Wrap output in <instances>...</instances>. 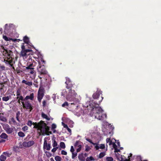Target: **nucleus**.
Listing matches in <instances>:
<instances>
[{"label": "nucleus", "instance_id": "obj_56", "mask_svg": "<svg viewBox=\"0 0 161 161\" xmlns=\"http://www.w3.org/2000/svg\"><path fill=\"white\" fill-rule=\"evenodd\" d=\"M75 151L74 149V147L73 146H71V148L70 150V151L72 153L74 152Z\"/></svg>", "mask_w": 161, "mask_h": 161}, {"label": "nucleus", "instance_id": "obj_44", "mask_svg": "<svg viewBox=\"0 0 161 161\" xmlns=\"http://www.w3.org/2000/svg\"><path fill=\"white\" fill-rule=\"evenodd\" d=\"M85 151L86 152L89 151L91 149V148H90V147L88 146V145H86L85 146Z\"/></svg>", "mask_w": 161, "mask_h": 161}, {"label": "nucleus", "instance_id": "obj_31", "mask_svg": "<svg viewBox=\"0 0 161 161\" xmlns=\"http://www.w3.org/2000/svg\"><path fill=\"white\" fill-rule=\"evenodd\" d=\"M105 152L101 153L99 154V158H101L103 157L105 155Z\"/></svg>", "mask_w": 161, "mask_h": 161}, {"label": "nucleus", "instance_id": "obj_13", "mask_svg": "<svg viewBox=\"0 0 161 161\" xmlns=\"http://www.w3.org/2000/svg\"><path fill=\"white\" fill-rule=\"evenodd\" d=\"M34 93H31L30 95L26 96L25 98H24L25 100H27L28 99H30L31 101H33L34 100Z\"/></svg>", "mask_w": 161, "mask_h": 161}, {"label": "nucleus", "instance_id": "obj_57", "mask_svg": "<svg viewBox=\"0 0 161 161\" xmlns=\"http://www.w3.org/2000/svg\"><path fill=\"white\" fill-rule=\"evenodd\" d=\"M0 68L2 70H5V67L3 65H2L0 66Z\"/></svg>", "mask_w": 161, "mask_h": 161}, {"label": "nucleus", "instance_id": "obj_33", "mask_svg": "<svg viewBox=\"0 0 161 161\" xmlns=\"http://www.w3.org/2000/svg\"><path fill=\"white\" fill-rule=\"evenodd\" d=\"M16 99H20L21 100V102L22 101H24L25 100L24 98L22 96H20V97H17Z\"/></svg>", "mask_w": 161, "mask_h": 161}, {"label": "nucleus", "instance_id": "obj_8", "mask_svg": "<svg viewBox=\"0 0 161 161\" xmlns=\"http://www.w3.org/2000/svg\"><path fill=\"white\" fill-rule=\"evenodd\" d=\"M4 62L6 64H9L13 69L15 70V68L13 63V60L12 58H8V57H4Z\"/></svg>", "mask_w": 161, "mask_h": 161}, {"label": "nucleus", "instance_id": "obj_20", "mask_svg": "<svg viewBox=\"0 0 161 161\" xmlns=\"http://www.w3.org/2000/svg\"><path fill=\"white\" fill-rule=\"evenodd\" d=\"M3 38L6 41H10V40H12L13 41H16L17 40L16 39L14 40L11 38H8L6 36H3Z\"/></svg>", "mask_w": 161, "mask_h": 161}, {"label": "nucleus", "instance_id": "obj_28", "mask_svg": "<svg viewBox=\"0 0 161 161\" xmlns=\"http://www.w3.org/2000/svg\"><path fill=\"white\" fill-rule=\"evenodd\" d=\"M6 159V157L3 155H1L0 156V161H5Z\"/></svg>", "mask_w": 161, "mask_h": 161}, {"label": "nucleus", "instance_id": "obj_52", "mask_svg": "<svg viewBox=\"0 0 161 161\" xmlns=\"http://www.w3.org/2000/svg\"><path fill=\"white\" fill-rule=\"evenodd\" d=\"M61 154L63 155H66L67 154V153L66 151L63 150L61 151Z\"/></svg>", "mask_w": 161, "mask_h": 161}, {"label": "nucleus", "instance_id": "obj_51", "mask_svg": "<svg viewBox=\"0 0 161 161\" xmlns=\"http://www.w3.org/2000/svg\"><path fill=\"white\" fill-rule=\"evenodd\" d=\"M56 128V125L54 124H53L52 125V128L53 129H55Z\"/></svg>", "mask_w": 161, "mask_h": 161}, {"label": "nucleus", "instance_id": "obj_18", "mask_svg": "<svg viewBox=\"0 0 161 161\" xmlns=\"http://www.w3.org/2000/svg\"><path fill=\"white\" fill-rule=\"evenodd\" d=\"M41 123V121L38 123L37 122H33L32 125H34V126L33 127V128L35 129H38L39 127V126L40 125Z\"/></svg>", "mask_w": 161, "mask_h": 161}, {"label": "nucleus", "instance_id": "obj_29", "mask_svg": "<svg viewBox=\"0 0 161 161\" xmlns=\"http://www.w3.org/2000/svg\"><path fill=\"white\" fill-rule=\"evenodd\" d=\"M60 147L63 149H64L65 148V145L64 142H61L60 143Z\"/></svg>", "mask_w": 161, "mask_h": 161}, {"label": "nucleus", "instance_id": "obj_19", "mask_svg": "<svg viewBox=\"0 0 161 161\" xmlns=\"http://www.w3.org/2000/svg\"><path fill=\"white\" fill-rule=\"evenodd\" d=\"M78 158L81 161H84L85 160V157L83 156V153L79 154L78 156Z\"/></svg>", "mask_w": 161, "mask_h": 161}, {"label": "nucleus", "instance_id": "obj_17", "mask_svg": "<svg viewBox=\"0 0 161 161\" xmlns=\"http://www.w3.org/2000/svg\"><path fill=\"white\" fill-rule=\"evenodd\" d=\"M5 80H7V79L3 76H1V75H0V84L5 83Z\"/></svg>", "mask_w": 161, "mask_h": 161}, {"label": "nucleus", "instance_id": "obj_63", "mask_svg": "<svg viewBox=\"0 0 161 161\" xmlns=\"http://www.w3.org/2000/svg\"><path fill=\"white\" fill-rule=\"evenodd\" d=\"M120 151V150L119 149H117V148H115L114 149V152H119Z\"/></svg>", "mask_w": 161, "mask_h": 161}, {"label": "nucleus", "instance_id": "obj_12", "mask_svg": "<svg viewBox=\"0 0 161 161\" xmlns=\"http://www.w3.org/2000/svg\"><path fill=\"white\" fill-rule=\"evenodd\" d=\"M102 91L99 90L98 89H97L96 91V92L93 94L92 95L93 98L95 99L98 98L101 94L102 95Z\"/></svg>", "mask_w": 161, "mask_h": 161}, {"label": "nucleus", "instance_id": "obj_50", "mask_svg": "<svg viewBox=\"0 0 161 161\" xmlns=\"http://www.w3.org/2000/svg\"><path fill=\"white\" fill-rule=\"evenodd\" d=\"M105 147V146L104 144H101L100 146V148L103 149H104Z\"/></svg>", "mask_w": 161, "mask_h": 161}, {"label": "nucleus", "instance_id": "obj_30", "mask_svg": "<svg viewBox=\"0 0 161 161\" xmlns=\"http://www.w3.org/2000/svg\"><path fill=\"white\" fill-rule=\"evenodd\" d=\"M18 134V136L21 137H23L25 136V134L22 131L19 132Z\"/></svg>", "mask_w": 161, "mask_h": 161}, {"label": "nucleus", "instance_id": "obj_45", "mask_svg": "<svg viewBox=\"0 0 161 161\" xmlns=\"http://www.w3.org/2000/svg\"><path fill=\"white\" fill-rule=\"evenodd\" d=\"M28 128L27 126H24L22 128V130L25 131L28 130Z\"/></svg>", "mask_w": 161, "mask_h": 161}, {"label": "nucleus", "instance_id": "obj_10", "mask_svg": "<svg viewBox=\"0 0 161 161\" xmlns=\"http://www.w3.org/2000/svg\"><path fill=\"white\" fill-rule=\"evenodd\" d=\"M3 126V129L8 134H11L14 131L13 129L10 128L8 124H4Z\"/></svg>", "mask_w": 161, "mask_h": 161}, {"label": "nucleus", "instance_id": "obj_15", "mask_svg": "<svg viewBox=\"0 0 161 161\" xmlns=\"http://www.w3.org/2000/svg\"><path fill=\"white\" fill-rule=\"evenodd\" d=\"M69 95L71 96L76 97L77 93L75 92L74 90H72L71 89H69Z\"/></svg>", "mask_w": 161, "mask_h": 161}, {"label": "nucleus", "instance_id": "obj_64", "mask_svg": "<svg viewBox=\"0 0 161 161\" xmlns=\"http://www.w3.org/2000/svg\"><path fill=\"white\" fill-rule=\"evenodd\" d=\"M70 133H71V129L69 128L68 127L66 129Z\"/></svg>", "mask_w": 161, "mask_h": 161}, {"label": "nucleus", "instance_id": "obj_3", "mask_svg": "<svg viewBox=\"0 0 161 161\" xmlns=\"http://www.w3.org/2000/svg\"><path fill=\"white\" fill-rule=\"evenodd\" d=\"M37 69L38 72L40 74L38 77L41 80L44 76L47 74V72L44 65H38Z\"/></svg>", "mask_w": 161, "mask_h": 161}, {"label": "nucleus", "instance_id": "obj_4", "mask_svg": "<svg viewBox=\"0 0 161 161\" xmlns=\"http://www.w3.org/2000/svg\"><path fill=\"white\" fill-rule=\"evenodd\" d=\"M21 103L22 104L23 107L24 109H29V111L31 112L33 109V107L32 104L28 101H25V103L24 101H22Z\"/></svg>", "mask_w": 161, "mask_h": 161}, {"label": "nucleus", "instance_id": "obj_48", "mask_svg": "<svg viewBox=\"0 0 161 161\" xmlns=\"http://www.w3.org/2000/svg\"><path fill=\"white\" fill-rule=\"evenodd\" d=\"M47 141L46 140L44 139V145H43V148H46V146L47 145Z\"/></svg>", "mask_w": 161, "mask_h": 161}, {"label": "nucleus", "instance_id": "obj_11", "mask_svg": "<svg viewBox=\"0 0 161 161\" xmlns=\"http://www.w3.org/2000/svg\"><path fill=\"white\" fill-rule=\"evenodd\" d=\"M35 142L33 141H30L28 142H23L22 145L25 147H29L33 145Z\"/></svg>", "mask_w": 161, "mask_h": 161}, {"label": "nucleus", "instance_id": "obj_2", "mask_svg": "<svg viewBox=\"0 0 161 161\" xmlns=\"http://www.w3.org/2000/svg\"><path fill=\"white\" fill-rule=\"evenodd\" d=\"M93 108H95L94 116L95 118L100 120H103L104 118H106L107 115L105 114H103V110L99 107H95L94 106Z\"/></svg>", "mask_w": 161, "mask_h": 161}, {"label": "nucleus", "instance_id": "obj_7", "mask_svg": "<svg viewBox=\"0 0 161 161\" xmlns=\"http://www.w3.org/2000/svg\"><path fill=\"white\" fill-rule=\"evenodd\" d=\"M22 50L20 53V54L22 56L25 57L27 55V53L28 52H32L31 49H26L24 44L23 43L21 46Z\"/></svg>", "mask_w": 161, "mask_h": 161}, {"label": "nucleus", "instance_id": "obj_5", "mask_svg": "<svg viewBox=\"0 0 161 161\" xmlns=\"http://www.w3.org/2000/svg\"><path fill=\"white\" fill-rule=\"evenodd\" d=\"M34 66L33 64H31L29 66L26 67V72L28 75H34L35 74L36 72L34 70V68L33 67Z\"/></svg>", "mask_w": 161, "mask_h": 161}, {"label": "nucleus", "instance_id": "obj_35", "mask_svg": "<svg viewBox=\"0 0 161 161\" xmlns=\"http://www.w3.org/2000/svg\"><path fill=\"white\" fill-rule=\"evenodd\" d=\"M16 72H17V73L18 74L20 73H21L22 72V70H20V68L19 67H17L16 68Z\"/></svg>", "mask_w": 161, "mask_h": 161}, {"label": "nucleus", "instance_id": "obj_58", "mask_svg": "<svg viewBox=\"0 0 161 161\" xmlns=\"http://www.w3.org/2000/svg\"><path fill=\"white\" fill-rule=\"evenodd\" d=\"M62 124H63V126L64 128L67 129L68 127L66 124H65L64 123L62 122Z\"/></svg>", "mask_w": 161, "mask_h": 161}, {"label": "nucleus", "instance_id": "obj_9", "mask_svg": "<svg viewBox=\"0 0 161 161\" xmlns=\"http://www.w3.org/2000/svg\"><path fill=\"white\" fill-rule=\"evenodd\" d=\"M65 78L66 81L65 82V84H66V88L68 89L72 88L74 85V83L71 81L68 77H66Z\"/></svg>", "mask_w": 161, "mask_h": 161}, {"label": "nucleus", "instance_id": "obj_60", "mask_svg": "<svg viewBox=\"0 0 161 161\" xmlns=\"http://www.w3.org/2000/svg\"><path fill=\"white\" fill-rule=\"evenodd\" d=\"M91 161H94L95 160L93 158L92 156H90L89 158Z\"/></svg>", "mask_w": 161, "mask_h": 161}, {"label": "nucleus", "instance_id": "obj_21", "mask_svg": "<svg viewBox=\"0 0 161 161\" xmlns=\"http://www.w3.org/2000/svg\"><path fill=\"white\" fill-rule=\"evenodd\" d=\"M0 137L3 139H7L8 138V136L5 133H2L0 135Z\"/></svg>", "mask_w": 161, "mask_h": 161}, {"label": "nucleus", "instance_id": "obj_36", "mask_svg": "<svg viewBox=\"0 0 161 161\" xmlns=\"http://www.w3.org/2000/svg\"><path fill=\"white\" fill-rule=\"evenodd\" d=\"M86 140L87 141L89 142H90V143H91V144H93V145H95L96 144V143H94L93 142L92 140L90 139L87 138L86 139Z\"/></svg>", "mask_w": 161, "mask_h": 161}, {"label": "nucleus", "instance_id": "obj_55", "mask_svg": "<svg viewBox=\"0 0 161 161\" xmlns=\"http://www.w3.org/2000/svg\"><path fill=\"white\" fill-rule=\"evenodd\" d=\"M46 153L47 156L50 157L51 156V154L49 152H46Z\"/></svg>", "mask_w": 161, "mask_h": 161}, {"label": "nucleus", "instance_id": "obj_46", "mask_svg": "<svg viewBox=\"0 0 161 161\" xmlns=\"http://www.w3.org/2000/svg\"><path fill=\"white\" fill-rule=\"evenodd\" d=\"M72 158L73 159H74L75 158V157L76 156H77V153H74V152H72Z\"/></svg>", "mask_w": 161, "mask_h": 161}, {"label": "nucleus", "instance_id": "obj_37", "mask_svg": "<svg viewBox=\"0 0 161 161\" xmlns=\"http://www.w3.org/2000/svg\"><path fill=\"white\" fill-rule=\"evenodd\" d=\"M69 104L67 102H65L62 104V107H66V106H68Z\"/></svg>", "mask_w": 161, "mask_h": 161}, {"label": "nucleus", "instance_id": "obj_25", "mask_svg": "<svg viewBox=\"0 0 161 161\" xmlns=\"http://www.w3.org/2000/svg\"><path fill=\"white\" fill-rule=\"evenodd\" d=\"M46 62L43 59H41L38 61V65H44L45 64Z\"/></svg>", "mask_w": 161, "mask_h": 161}, {"label": "nucleus", "instance_id": "obj_62", "mask_svg": "<svg viewBox=\"0 0 161 161\" xmlns=\"http://www.w3.org/2000/svg\"><path fill=\"white\" fill-rule=\"evenodd\" d=\"M95 148H96V150H98L99 149V148H100V147H99L98 146L96 145L95 147Z\"/></svg>", "mask_w": 161, "mask_h": 161}, {"label": "nucleus", "instance_id": "obj_61", "mask_svg": "<svg viewBox=\"0 0 161 161\" xmlns=\"http://www.w3.org/2000/svg\"><path fill=\"white\" fill-rule=\"evenodd\" d=\"M20 94V91L19 89H18L16 92V95H18Z\"/></svg>", "mask_w": 161, "mask_h": 161}, {"label": "nucleus", "instance_id": "obj_6", "mask_svg": "<svg viewBox=\"0 0 161 161\" xmlns=\"http://www.w3.org/2000/svg\"><path fill=\"white\" fill-rule=\"evenodd\" d=\"M44 89L40 86L37 93V99L39 102L40 103L41 100L44 96Z\"/></svg>", "mask_w": 161, "mask_h": 161}, {"label": "nucleus", "instance_id": "obj_24", "mask_svg": "<svg viewBox=\"0 0 161 161\" xmlns=\"http://www.w3.org/2000/svg\"><path fill=\"white\" fill-rule=\"evenodd\" d=\"M41 115L42 117L43 118L46 119L47 120H50V118H49V117H48V116L46 114H44V113H42Z\"/></svg>", "mask_w": 161, "mask_h": 161}, {"label": "nucleus", "instance_id": "obj_23", "mask_svg": "<svg viewBox=\"0 0 161 161\" xmlns=\"http://www.w3.org/2000/svg\"><path fill=\"white\" fill-rule=\"evenodd\" d=\"M4 50L6 52L5 53L7 54V57H8V58H12L10 54L12 51L11 50H8L7 49H4Z\"/></svg>", "mask_w": 161, "mask_h": 161}, {"label": "nucleus", "instance_id": "obj_22", "mask_svg": "<svg viewBox=\"0 0 161 161\" xmlns=\"http://www.w3.org/2000/svg\"><path fill=\"white\" fill-rule=\"evenodd\" d=\"M23 40L24 42L27 44H28L29 42V38L27 36H25L24 37Z\"/></svg>", "mask_w": 161, "mask_h": 161}, {"label": "nucleus", "instance_id": "obj_53", "mask_svg": "<svg viewBox=\"0 0 161 161\" xmlns=\"http://www.w3.org/2000/svg\"><path fill=\"white\" fill-rule=\"evenodd\" d=\"M33 85L36 87H38V86L37 82H36L35 81H34V83L33 84Z\"/></svg>", "mask_w": 161, "mask_h": 161}, {"label": "nucleus", "instance_id": "obj_1", "mask_svg": "<svg viewBox=\"0 0 161 161\" xmlns=\"http://www.w3.org/2000/svg\"><path fill=\"white\" fill-rule=\"evenodd\" d=\"M49 130L50 127L44 121L41 120V123L37 130H40L38 132L39 136L49 135L52 134V132L49 131Z\"/></svg>", "mask_w": 161, "mask_h": 161}, {"label": "nucleus", "instance_id": "obj_47", "mask_svg": "<svg viewBox=\"0 0 161 161\" xmlns=\"http://www.w3.org/2000/svg\"><path fill=\"white\" fill-rule=\"evenodd\" d=\"M57 145H58V144H57V142L55 140H54L53 143L52 145L53 146V147H56V146H57Z\"/></svg>", "mask_w": 161, "mask_h": 161}, {"label": "nucleus", "instance_id": "obj_27", "mask_svg": "<svg viewBox=\"0 0 161 161\" xmlns=\"http://www.w3.org/2000/svg\"><path fill=\"white\" fill-rule=\"evenodd\" d=\"M106 141L107 143H108L109 145L110 146L113 143V142L110 140V138H107L106 139Z\"/></svg>", "mask_w": 161, "mask_h": 161}, {"label": "nucleus", "instance_id": "obj_34", "mask_svg": "<svg viewBox=\"0 0 161 161\" xmlns=\"http://www.w3.org/2000/svg\"><path fill=\"white\" fill-rule=\"evenodd\" d=\"M55 159L56 161H61V158L59 156H56L55 157Z\"/></svg>", "mask_w": 161, "mask_h": 161}, {"label": "nucleus", "instance_id": "obj_16", "mask_svg": "<svg viewBox=\"0 0 161 161\" xmlns=\"http://www.w3.org/2000/svg\"><path fill=\"white\" fill-rule=\"evenodd\" d=\"M22 83L25 84L26 85L31 86L32 85V82L31 81H27L25 80H23L22 81Z\"/></svg>", "mask_w": 161, "mask_h": 161}, {"label": "nucleus", "instance_id": "obj_14", "mask_svg": "<svg viewBox=\"0 0 161 161\" xmlns=\"http://www.w3.org/2000/svg\"><path fill=\"white\" fill-rule=\"evenodd\" d=\"M74 97L73 98H70L69 99V101L73 102V103H71V104H75L79 102L78 100L75 98Z\"/></svg>", "mask_w": 161, "mask_h": 161}, {"label": "nucleus", "instance_id": "obj_59", "mask_svg": "<svg viewBox=\"0 0 161 161\" xmlns=\"http://www.w3.org/2000/svg\"><path fill=\"white\" fill-rule=\"evenodd\" d=\"M5 83H3L2 84H0L1 86V87L2 88H3L4 87V84H7V80H5Z\"/></svg>", "mask_w": 161, "mask_h": 161}, {"label": "nucleus", "instance_id": "obj_49", "mask_svg": "<svg viewBox=\"0 0 161 161\" xmlns=\"http://www.w3.org/2000/svg\"><path fill=\"white\" fill-rule=\"evenodd\" d=\"M46 100H43L42 102V106L43 107H45L46 106Z\"/></svg>", "mask_w": 161, "mask_h": 161}, {"label": "nucleus", "instance_id": "obj_32", "mask_svg": "<svg viewBox=\"0 0 161 161\" xmlns=\"http://www.w3.org/2000/svg\"><path fill=\"white\" fill-rule=\"evenodd\" d=\"M9 99V97L8 96L4 97H2V100L4 101H7Z\"/></svg>", "mask_w": 161, "mask_h": 161}, {"label": "nucleus", "instance_id": "obj_38", "mask_svg": "<svg viewBox=\"0 0 161 161\" xmlns=\"http://www.w3.org/2000/svg\"><path fill=\"white\" fill-rule=\"evenodd\" d=\"M81 142L80 141H76L75 143V144L74 145V146L75 147L77 146H78L80 145L79 144Z\"/></svg>", "mask_w": 161, "mask_h": 161}, {"label": "nucleus", "instance_id": "obj_26", "mask_svg": "<svg viewBox=\"0 0 161 161\" xmlns=\"http://www.w3.org/2000/svg\"><path fill=\"white\" fill-rule=\"evenodd\" d=\"M0 120H1L4 122H6L7 121V119L5 117L1 116V114H0Z\"/></svg>", "mask_w": 161, "mask_h": 161}, {"label": "nucleus", "instance_id": "obj_42", "mask_svg": "<svg viewBox=\"0 0 161 161\" xmlns=\"http://www.w3.org/2000/svg\"><path fill=\"white\" fill-rule=\"evenodd\" d=\"M51 148V145L50 144H48L46 146V148L47 150H50Z\"/></svg>", "mask_w": 161, "mask_h": 161}, {"label": "nucleus", "instance_id": "obj_39", "mask_svg": "<svg viewBox=\"0 0 161 161\" xmlns=\"http://www.w3.org/2000/svg\"><path fill=\"white\" fill-rule=\"evenodd\" d=\"M20 114L19 112L18 111L16 113V118L17 120L18 121H19V116Z\"/></svg>", "mask_w": 161, "mask_h": 161}, {"label": "nucleus", "instance_id": "obj_40", "mask_svg": "<svg viewBox=\"0 0 161 161\" xmlns=\"http://www.w3.org/2000/svg\"><path fill=\"white\" fill-rule=\"evenodd\" d=\"M32 123L33 122L31 120H29L28 121L27 124L29 126L31 127V125H32Z\"/></svg>", "mask_w": 161, "mask_h": 161}, {"label": "nucleus", "instance_id": "obj_54", "mask_svg": "<svg viewBox=\"0 0 161 161\" xmlns=\"http://www.w3.org/2000/svg\"><path fill=\"white\" fill-rule=\"evenodd\" d=\"M112 145H113V147L114 149L117 148V146L115 143L113 142Z\"/></svg>", "mask_w": 161, "mask_h": 161}, {"label": "nucleus", "instance_id": "obj_41", "mask_svg": "<svg viewBox=\"0 0 161 161\" xmlns=\"http://www.w3.org/2000/svg\"><path fill=\"white\" fill-rule=\"evenodd\" d=\"M81 147H82V146H81V145H79L78 146V148L76 149L77 153L79 152H80V151L81 148Z\"/></svg>", "mask_w": 161, "mask_h": 161}, {"label": "nucleus", "instance_id": "obj_43", "mask_svg": "<svg viewBox=\"0 0 161 161\" xmlns=\"http://www.w3.org/2000/svg\"><path fill=\"white\" fill-rule=\"evenodd\" d=\"M106 160L107 161H113V158L112 157H107L106 158Z\"/></svg>", "mask_w": 161, "mask_h": 161}]
</instances>
